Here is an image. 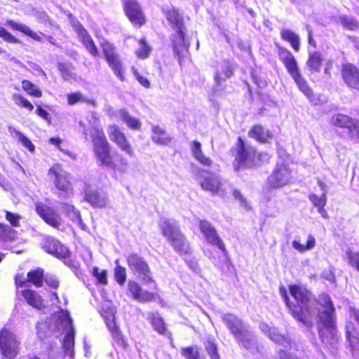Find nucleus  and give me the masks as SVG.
<instances>
[{
    "label": "nucleus",
    "instance_id": "nucleus-28",
    "mask_svg": "<svg viewBox=\"0 0 359 359\" xmlns=\"http://www.w3.org/2000/svg\"><path fill=\"white\" fill-rule=\"evenodd\" d=\"M342 76L349 88L359 90V71L355 66L351 64L344 65Z\"/></svg>",
    "mask_w": 359,
    "mask_h": 359
},
{
    "label": "nucleus",
    "instance_id": "nucleus-48",
    "mask_svg": "<svg viewBox=\"0 0 359 359\" xmlns=\"http://www.w3.org/2000/svg\"><path fill=\"white\" fill-rule=\"evenodd\" d=\"M91 273L93 276L97 279V283L104 285L108 284L107 271L106 269L100 271L97 266H94L93 267Z\"/></svg>",
    "mask_w": 359,
    "mask_h": 359
},
{
    "label": "nucleus",
    "instance_id": "nucleus-32",
    "mask_svg": "<svg viewBox=\"0 0 359 359\" xmlns=\"http://www.w3.org/2000/svg\"><path fill=\"white\" fill-rule=\"evenodd\" d=\"M281 39L289 43L292 48L298 52L300 49V39L299 36L294 32L289 29H283L280 32Z\"/></svg>",
    "mask_w": 359,
    "mask_h": 359
},
{
    "label": "nucleus",
    "instance_id": "nucleus-22",
    "mask_svg": "<svg viewBox=\"0 0 359 359\" xmlns=\"http://www.w3.org/2000/svg\"><path fill=\"white\" fill-rule=\"evenodd\" d=\"M128 292L133 299L140 302L155 301L158 296L155 292L144 290L140 285L133 280H130L128 283Z\"/></svg>",
    "mask_w": 359,
    "mask_h": 359
},
{
    "label": "nucleus",
    "instance_id": "nucleus-1",
    "mask_svg": "<svg viewBox=\"0 0 359 359\" xmlns=\"http://www.w3.org/2000/svg\"><path fill=\"white\" fill-rule=\"evenodd\" d=\"M288 289L290 294L294 299V302L290 300L287 289L283 285L279 287V292L290 313L304 325H311L312 313L309 306L311 293L305 287L297 284L290 285Z\"/></svg>",
    "mask_w": 359,
    "mask_h": 359
},
{
    "label": "nucleus",
    "instance_id": "nucleus-29",
    "mask_svg": "<svg viewBox=\"0 0 359 359\" xmlns=\"http://www.w3.org/2000/svg\"><path fill=\"white\" fill-rule=\"evenodd\" d=\"M20 294L27 304L33 308L42 310L46 307L43 299L36 290L26 288L20 291Z\"/></svg>",
    "mask_w": 359,
    "mask_h": 359
},
{
    "label": "nucleus",
    "instance_id": "nucleus-59",
    "mask_svg": "<svg viewBox=\"0 0 359 359\" xmlns=\"http://www.w3.org/2000/svg\"><path fill=\"white\" fill-rule=\"evenodd\" d=\"M133 74L135 77V79L137 80V81L141 84L143 87L146 88H149L151 86L150 81L149 79L144 76L141 75L139 72L134 69H133Z\"/></svg>",
    "mask_w": 359,
    "mask_h": 359
},
{
    "label": "nucleus",
    "instance_id": "nucleus-13",
    "mask_svg": "<svg viewBox=\"0 0 359 359\" xmlns=\"http://www.w3.org/2000/svg\"><path fill=\"white\" fill-rule=\"evenodd\" d=\"M121 2L124 13L134 27L141 28L146 25V14L137 0H121Z\"/></svg>",
    "mask_w": 359,
    "mask_h": 359
},
{
    "label": "nucleus",
    "instance_id": "nucleus-43",
    "mask_svg": "<svg viewBox=\"0 0 359 359\" xmlns=\"http://www.w3.org/2000/svg\"><path fill=\"white\" fill-rule=\"evenodd\" d=\"M68 215L72 219V221L79 225V226L85 230L86 229V226L82 220L81 213L79 210H77L74 205H67Z\"/></svg>",
    "mask_w": 359,
    "mask_h": 359
},
{
    "label": "nucleus",
    "instance_id": "nucleus-21",
    "mask_svg": "<svg viewBox=\"0 0 359 359\" xmlns=\"http://www.w3.org/2000/svg\"><path fill=\"white\" fill-rule=\"evenodd\" d=\"M42 249L57 259H65L69 256L68 248L52 236H46L41 244Z\"/></svg>",
    "mask_w": 359,
    "mask_h": 359
},
{
    "label": "nucleus",
    "instance_id": "nucleus-52",
    "mask_svg": "<svg viewBox=\"0 0 359 359\" xmlns=\"http://www.w3.org/2000/svg\"><path fill=\"white\" fill-rule=\"evenodd\" d=\"M67 103L69 105H74L80 102H87L93 103V101H90V100L86 99L85 97H83L82 96V94L80 92H74V93H69L67 95Z\"/></svg>",
    "mask_w": 359,
    "mask_h": 359
},
{
    "label": "nucleus",
    "instance_id": "nucleus-49",
    "mask_svg": "<svg viewBox=\"0 0 359 359\" xmlns=\"http://www.w3.org/2000/svg\"><path fill=\"white\" fill-rule=\"evenodd\" d=\"M9 130L11 133H14L18 137L19 141H20L23 146L26 147L30 152H33L34 151V145L32 144V141L28 139L24 134L15 129H13L11 131V128H9Z\"/></svg>",
    "mask_w": 359,
    "mask_h": 359
},
{
    "label": "nucleus",
    "instance_id": "nucleus-46",
    "mask_svg": "<svg viewBox=\"0 0 359 359\" xmlns=\"http://www.w3.org/2000/svg\"><path fill=\"white\" fill-rule=\"evenodd\" d=\"M15 230L7 224L0 223V241H11L15 238Z\"/></svg>",
    "mask_w": 359,
    "mask_h": 359
},
{
    "label": "nucleus",
    "instance_id": "nucleus-35",
    "mask_svg": "<svg viewBox=\"0 0 359 359\" xmlns=\"http://www.w3.org/2000/svg\"><path fill=\"white\" fill-rule=\"evenodd\" d=\"M201 188L205 191L212 193H217L221 187L219 180L215 176H209L205 177L200 183Z\"/></svg>",
    "mask_w": 359,
    "mask_h": 359
},
{
    "label": "nucleus",
    "instance_id": "nucleus-38",
    "mask_svg": "<svg viewBox=\"0 0 359 359\" xmlns=\"http://www.w3.org/2000/svg\"><path fill=\"white\" fill-rule=\"evenodd\" d=\"M353 120V118L347 115L337 114L332 116L330 122L334 126L348 129V128L352 126Z\"/></svg>",
    "mask_w": 359,
    "mask_h": 359
},
{
    "label": "nucleus",
    "instance_id": "nucleus-57",
    "mask_svg": "<svg viewBox=\"0 0 359 359\" xmlns=\"http://www.w3.org/2000/svg\"><path fill=\"white\" fill-rule=\"evenodd\" d=\"M43 280L47 286L53 289H57L60 286V280L53 275L44 276Z\"/></svg>",
    "mask_w": 359,
    "mask_h": 359
},
{
    "label": "nucleus",
    "instance_id": "nucleus-7",
    "mask_svg": "<svg viewBox=\"0 0 359 359\" xmlns=\"http://www.w3.org/2000/svg\"><path fill=\"white\" fill-rule=\"evenodd\" d=\"M229 152L233 158L234 171L251 168L255 165L257 151L252 146L248 145L241 137H237L236 144L230 149Z\"/></svg>",
    "mask_w": 359,
    "mask_h": 359
},
{
    "label": "nucleus",
    "instance_id": "nucleus-51",
    "mask_svg": "<svg viewBox=\"0 0 359 359\" xmlns=\"http://www.w3.org/2000/svg\"><path fill=\"white\" fill-rule=\"evenodd\" d=\"M348 263L359 271V252L348 250L346 252Z\"/></svg>",
    "mask_w": 359,
    "mask_h": 359
},
{
    "label": "nucleus",
    "instance_id": "nucleus-44",
    "mask_svg": "<svg viewBox=\"0 0 359 359\" xmlns=\"http://www.w3.org/2000/svg\"><path fill=\"white\" fill-rule=\"evenodd\" d=\"M140 48L135 51V55L140 59L148 57L151 53V48L147 43L146 39L142 37L137 41Z\"/></svg>",
    "mask_w": 359,
    "mask_h": 359
},
{
    "label": "nucleus",
    "instance_id": "nucleus-31",
    "mask_svg": "<svg viewBox=\"0 0 359 359\" xmlns=\"http://www.w3.org/2000/svg\"><path fill=\"white\" fill-rule=\"evenodd\" d=\"M148 320L154 330L156 331L159 334L163 335L166 333V325L163 318L160 316L158 312H150L148 314Z\"/></svg>",
    "mask_w": 359,
    "mask_h": 359
},
{
    "label": "nucleus",
    "instance_id": "nucleus-12",
    "mask_svg": "<svg viewBox=\"0 0 359 359\" xmlns=\"http://www.w3.org/2000/svg\"><path fill=\"white\" fill-rule=\"evenodd\" d=\"M48 176L55 188L65 195H69L73 191L70 182V174L66 172L61 164L54 163L48 170Z\"/></svg>",
    "mask_w": 359,
    "mask_h": 359
},
{
    "label": "nucleus",
    "instance_id": "nucleus-33",
    "mask_svg": "<svg viewBox=\"0 0 359 359\" xmlns=\"http://www.w3.org/2000/svg\"><path fill=\"white\" fill-rule=\"evenodd\" d=\"M191 152L195 158L201 165L210 167L212 165V161L210 158L205 156L201 149V144L198 140L192 142Z\"/></svg>",
    "mask_w": 359,
    "mask_h": 359
},
{
    "label": "nucleus",
    "instance_id": "nucleus-41",
    "mask_svg": "<svg viewBox=\"0 0 359 359\" xmlns=\"http://www.w3.org/2000/svg\"><path fill=\"white\" fill-rule=\"evenodd\" d=\"M21 83L23 90L27 95L35 98H40L42 97V91L29 80L24 79Z\"/></svg>",
    "mask_w": 359,
    "mask_h": 359
},
{
    "label": "nucleus",
    "instance_id": "nucleus-26",
    "mask_svg": "<svg viewBox=\"0 0 359 359\" xmlns=\"http://www.w3.org/2000/svg\"><path fill=\"white\" fill-rule=\"evenodd\" d=\"M83 200L94 208H105L108 203L107 196L98 189L85 191Z\"/></svg>",
    "mask_w": 359,
    "mask_h": 359
},
{
    "label": "nucleus",
    "instance_id": "nucleus-5",
    "mask_svg": "<svg viewBox=\"0 0 359 359\" xmlns=\"http://www.w3.org/2000/svg\"><path fill=\"white\" fill-rule=\"evenodd\" d=\"M93 154L100 166L115 169L118 164L114 158L110 145L102 129L94 128L91 135Z\"/></svg>",
    "mask_w": 359,
    "mask_h": 359
},
{
    "label": "nucleus",
    "instance_id": "nucleus-9",
    "mask_svg": "<svg viewBox=\"0 0 359 359\" xmlns=\"http://www.w3.org/2000/svg\"><path fill=\"white\" fill-rule=\"evenodd\" d=\"M21 343L8 327L0 330V355L1 359H15L20 351Z\"/></svg>",
    "mask_w": 359,
    "mask_h": 359
},
{
    "label": "nucleus",
    "instance_id": "nucleus-19",
    "mask_svg": "<svg viewBox=\"0 0 359 359\" xmlns=\"http://www.w3.org/2000/svg\"><path fill=\"white\" fill-rule=\"evenodd\" d=\"M74 29L83 46L88 52L94 57L100 56V51L91 35L77 20L73 25Z\"/></svg>",
    "mask_w": 359,
    "mask_h": 359
},
{
    "label": "nucleus",
    "instance_id": "nucleus-25",
    "mask_svg": "<svg viewBox=\"0 0 359 359\" xmlns=\"http://www.w3.org/2000/svg\"><path fill=\"white\" fill-rule=\"evenodd\" d=\"M249 137L254 139L260 144H267L273 138V134L270 130H266L260 123L253 124L248 130Z\"/></svg>",
    "mask_w": 359,
    "mask_h": 359
},
{
    "label": "nucleus",
    "instance_id": "nucleus-27",
    "mask_svg": "<svg viewBox=\"0 0 359 359\" xmlns=\"http://www.w3.org/2000/svg\"><path fill=\"white\" fill-rule=\"evenodd\" d=\"M161 11L165 15L167 21L174 29L185 28L183 17L175 7H162Z\"/></svg>",
    "mask_w": 359,
    "mask_h": 359
},
{
    "label": "nucleus",
    "instance_id": "nucleus-18",
    "mask_svg": "<svg viewBox=\"0 0 359 359\" xmlns=\"http://www.w3.org/2000/svg\"><path fill=\"white\" fill-rule=\"evenodd\" d=\"M35 211L43 222L51 227L58 229L61 226L62 218L53 208L38 202L35 204Z\"/></svg>",
    "mask_w": 359,
    "mask_h": 359
},
{
    "label": "nucleus",
    "instance_id": "nucleus-34",
    "mask_svg": "<svg viewBox=\"0 0 359 359\" xmlns=\"http://www.w3.org/2000/svg\"><path fill=\"white\" fill-rule=\"evenodd\" d=\"M152 140L157 144L165 145L170 142L171 138L167 134L166 130L160 126H154L152 128Z\"/></svg>",
    "mask_w": 359,
    "mask_h": 359
},
{
    "label": "nucleus",
    "instance_id": "nucleus-16",
    "mask_svg": "<svg viewBox=\"0 0 359 359\" xmlns=\"http://www.w3.org/2000/svg\"><path fill=\"white\" fill-rule=\"evenodd\" d=\"M198 228L210 244L216 245L224 255L227 253L224 243L220 238L216 228L210 222L206 219H199Z\"/></svg>",
    "mask_w": 359,
    "mask_h": 359
},
{
    "label": "nucleus",
    "instance_id": "nucleus-23",
    "mask_svg": "<svg viewBox=\"0 0 359 359\" xmlns=\"http://www.w3.org/2000/svg\"><path fill=\"white\" fill-rule=\"evenodd\" d=\"M61 323L65 325V327L67 330V333L65 334L63 341L62 347L66 351L69 352L72 355L74 346V335L75 332L73 327L72 319L71 318L67 311H62L60 316Z\"/></svg>",
    "mask_w": 359,
    "mask_h": 359
},
{
    "label": "nucleus",
    "instance_id": "nucleus-30",
    "mask_svg": "<svg viewBox=\"0 0 359 359\" xmlns=\"http://www.w3.org/2000/svg\"><path fill=\"white\" fill-rule=\"evenodd\" d=\"M5 24L13 30L20 32L36 41L41 42L42 41L41 36L39 34L32 31L25 25L18 23L13 20H7Z\"/></svg>",
    "mask_w": 359,
    "mask_h": 359
},
{
    "label": "nucleus",
    "instance_id": "nucleus-36",
    "mask_svg": "<svg viewBox=\"0 0 359 359\" xmlns=\"http://www.w3.org/2000/svg\"><path fill=\"white\" fill-rule=\"evenodd\" d=\"M181 353L186 359H207L201 348L197 346L183 347L181 349Z\"/></svg>",
    "mask_w": 359,
    "mask_h": 359
},
{
    "label": "nucleus",
    "instance_id": "nucleus-17",
    "mask_svg": "<svg viewBox=\"0 0 359 359\" xmlns=\"http://www.w3.org/2000/svg\"><path fill=\"white\" fill-rule=\"evenodd\" d=\"M186 28L176 29L170 36V41L174 54L181 62L189 53V42L186 39Z\"/></svg>",
    "mask_w": 359,
    "mask_h": 359
},
{
    "label": "nucleus",
    "instance_id": "nucleus-6",
    "mask_svg": "<svg viewBox=\"0 0 359 359\" xmlns=\"http://www.w3.org/2000/svg\"><path fill=\"white\" fill-rule=\"evenodd\" d=\"M279 60L283 64L287 72L294 80L299 90L309 99L312 98V89L307 85L306 81L302 77L298 67L297 62L293 54L286 48L275 43Z\"/></svg>",
    "mask_w": 359,
    "mask_h": 359
},
{
    "label": "nucleus",
    "instance_id": "nucleus-40",
    "mask_svg": "<svg viewBox=\"0 0 359 359\" xmlns=\"http://www.w3.org/2000/svg\"><path fill=\"white\" fill-rule=\"evenodd\" d=\"M115 313L114 309L109 306H102L101 308L100 314L104 318L108 329L117 325Z\"/></svg>",
    "mask_w": 359,
    "mask_h": 359
},
{
    "label": "nucleus",
    "instance_id": "nucleus-53",
    "mask_svg": "<svg viewBox=\"0 0 359 359\" xmlns=\"http://www.w3.org/2000/svg\"><path fill=\"white\" fill-rule=\"evenodd\" d=\"M0 38L9 43H20V41L4 27H0Z\"/></svg>",
    "mask_w": 359,
    "mask_h": 359
},
{
    "label": "nucleus",
    "instance_id": "nucleus-4",
    "mask_svg": "<svg viewBox=\"0 0 359 359\" xmlns=\"http://www.w3.org/2000/svg\"><path fill=\"white\" fill-rule=\"evenodd\" d=\"M161 235L180 255H190L192 249L180 226L169 219H163L158 224Z\"/></svg>",
    "mask_w": 359,
    "mask_h": 359
},
{
    "label": "nucleus",
    "instance_id": "nucleus-55",
    "mask_svg": "<svg viewBox=\"0 0 359 359\" xmlns=\"http://www.w3.org/2000/svg\"><path fill=\"white\" fill-rule=\"evenodd\" d=\"M48 142L51 144L55 146L60 151L63 152L65 154L70 156L72 158H76V155L74 154L73 153H72L70 151L62 149L60 147V144H61V143L62 142L61 138H60L58 137H52L49 138Z\"/></svg>",
    "mask_w": 359,
    "mask_h": 359
},
{
    "label": "nucleus",
    "instance_id": "nucleus-3",
    "mask_svg": "<svg viewBox=\"0 0 359 359\" xmlns=\"http://www.w3.org/2000/svg\"><path fill=\"white\" fill-rule=\"evenodd\" d=\"M161 235L180 255H190L192 249L180 226L169 219H163L158 224Z\"/></svg>",
    "mask_w": 359,
    "mask_h": 359
},
{
    "label": "nucleus",
    "instance_id": "nucleus-10",
    "mask_svg": "<svg viewBox=\"0 0 359 359\" xmlns=\"http://www.w3.org/2000/svg\"><path fill=\"white\" fill-rule=\"evenodd\" d=\"M294 170L287 162H278L267 178L271 189H280L292 182Z\"/></svg>",
    "mask_w": 359,
    "mask_h": 359
},
{
    "label": "nucleus",
    "instance_id": "nucleus-20",
    "mask_svg": "<svg viewBox=\"0 0 359 359\" xmlns=\"http://www.w3.org/2000/svg\"><path fill=\"white\" fill-rule=\"evenodd\" d=\"M109 139L123 151L129 156L133 155V149L126 134L115 124L108 126Z\"/></svg>",
    "mask_w": 359,
    "mask_h": 359
},
{
    "label": "nucleus",
    "instance_id": "nucleus-2",
    "mask_svg": "<svg viewBox=\"0 0 359 359\" xmlns=\"http://www.w3.org/2000/svg\"><path fill=\"white\" fill-rule=\"evenodd\" d=\"M316 309L318 311L320 324L319 336L324 344L333 345L337 341L334 325L335 310L330 297L326 294L319 295Z\"/></svg>",
    "mask_w": 359,
    "mask_h": 359
},
{
    "label": "nucleus",
    "instance_id": "nucleus-45",
    "mask_svg": "<svg viewBox=\"0 0 359 359\" xmlns=\"http://www.w3.org/2000/svg\"><path fill=\"white\" fill-rule=\"evenodd\" d=\"M337 21L342 25V26L347 29L355 31L359 27L358 22L347 15H340L338 17Z\"/></svg>",
    "mask_w": 359,
    "mask_h": 359
},
{
    "label": "nucleus",
    "instance_id": "nucleus-61",
    "mask_svg": "<svg viewBox=\"0 0 359 359\" xmlns=\"http://www.w3.org/2000/svg\"><path fill=\"white\" fill-rule=\"evenodd\" d=\"M348 129L349 135L353 139H359V123L358 120L353 119V124Z\"/></svg>",
    "mask_w": 359,
    "mask_h": 359
},
{
    "label": "nucleus",
    "instance_id": "nucleus-14",
    "mask_svg": "<svg viewBox=\"0 0 359 359\" xmlns=\"http://www.w3.org/2000/svg\"><path fill=\"white\" fill-rule=\"evenodd\" d=\"M104 59L114 74L121 80L124 81L123 67L119 55L116 52L114 46L108 41H104L100 44Z\"/></svg>",
    "mask_w": 359,
    "mask_h": 359
},
{
    "label": "nucleus",
    "instance_id": "nucleus-58",
    "mask_svg": "<svg viewBox=\"0 0 359 359\" xmlns=\"http://www.w3.org/2000/svg\"><path fill=\"white\" fill-rule=\"evenodd\" d=\"M313 243V239L312 237H310L309 239L306 243V245L300 244V243L297 241H292V246L299 252H303L306 250L311 248Z\"/></svg>",
    "mask_w": 359,
    "mask_h": 359
},
{
    "label": "nucleus",
    "instance_id": "nucleus-64",
    "mask_svg": "<svg viewBox=\"0 0 359 359\" xmlns=\"http://www.w3.org/2000/svg\"><path fill=\"white\" fill-rule=\"evenodd\" d=\"M349 314L350 317L354 319L359 325V310L353 307H350Z\"/></svg>",
    "mask_w": 359,
    "mask_h": 359
},
{
    "label": "nucleus",
    "instance_id": "nucleus-42",
    "mask_svg": "<svg viewBox=\"0 0 359 359\" xmlns=\"http://www.w3.org/2000/svg\"><path fill=\"white\" fill-rule=\"evenodd\" d=\"M114 340L116 344L120 346H121L123 349H126L128 346V344L127 342L126 339L122 334L119 327L116 325L109 329Z\"/></svg>",
    "mask_w": 359,
    "mask_h": 359
},
{
    "label": "nucleus",
    "instance_id": "nucleus-54",
    "mask_svg": "<svg viewBox=\"0 0 359 359\" xmlns=\"http://www.w3.org/2000/svg\"><path fill=\"white\" fill-rule=\"evenodd\" d=\"M6 219L14 227L20 226V215L16 213L11 212L8 210H5Z\"/></svg>",
    "mask_w": 359,
    "mask_h": 359
},
{
    "label": "nucleus",
    "instance_id": "nucleus-37",
    "mask_svg": "<svg viewBox=\"0 0 359 359\" xmlns=\"http://www.w3.org/2000/svg\"><path fill=\"white\" fill-rule=\"evenodd\" d=\"M205 350L210 359H221L218 344L213 337H208L203 343Z\"/></svg>",
    "mask_w": 359,
    "mask_h": 359
},
{
    "label": "nucleus",
    "instance_id": "nucleus-50",
    "mask_svg": "<svg viewBox=\"0 0 359 359\" xmlns=\"http://www.w3.org/2000/svg\"><path fill=\"white\" fill-rule=\"evenodd\" d=\"M126 268L121 265L116 266L114 268V279L116 283L120 285H123L126 283Z\"/></svg>",
    "mask_w": 359,
    "mask_h": 359
},
{
    "label": "nucleus",
    "instance_id": "nucleus-60",
    "mask_svg": "<svg viewBox=\"0 0 359 359\" xmlns=\"http://www.w3.org/2000/svg\"><path fill=\"white\" fill-rule=\"evenodd\" d=\"M326 203V197L325 193L323 194L322 196L318 200V203L316 201V206L318 207V212L323 218H327L328 215L326 211L324 210L323 206Z\"/></svg>",
    "mask_w": 359,
    "mask_h": 359
},
{
    "label": "nucleus",
    "instance_id": "nucleus-39",
    "mask_svg": "<svg viewBox=\"0 0 359 359\" xmlns=\"http://www.w3.org/2000/svg\"><path fill=\"white\" fill-rule=\"evenodd\" d=\"M119 116L130 129L138 130L141 128V122L136 118L131 116L126 110H121L119 111Z\"/></svg>",
    "mask_w": 359,
    "mask_h": 359
},
{
    "label": "nucleus",
    "instance_id": "nucleus-47",
    "mask_svg": "<svg viewBox=\"0 0 359 359\" xmlns=\"http://www.w3.org/2000/svg\"><path fill=\"white\" fill-rule=\"evenodd\" d=\"M13 99L20 107L25 108L28 111H32L34 109V105L23 95L15 93L13 95Z\"/></svg>",
    "mask_w": 359,
    "mask_h": 359
},
{
    "label": "nucleus",
    "instance_id": "nucleus-56",
    "mask_svg": "<svg viewBox=\"0 0 359 359\" xmlns=\"http://www.w3.org/2000/svg\"><path fill=\"white\" fill-rule=\"evenodd\" d=\"M35 113L37 116L44 120L48 124H50L52 121L50 114L41 105H36Z\"/></svg>",
    "mask_w": 359,
    "mask_h": 359
},
{
    "label": "nucleus",
    "instance_id": "nucleus-8",
    "mask_svg": "<svg viewBox=\"0 0 359 359\" xmlns=\"http://www.w3.org/2000/svg\"><path fill=\"white\" fill-rule=\"evenodd\" d=\"M222 320L238 343L245 348L250 347L252 339L241 319L234 314L227 313L222 316Z\"/></svg>",
    "mask_w": 359,
    "mask_h": 359
},
{
    "label": "nucleus",
    "instance_id": "nucleus-63",
    "mask_svg": "<svg viewBox=\"0 0 359 359\" xmlns=\"http://www.w3.org/2000/svg\"><path fill=\"white\" fill-rule=\"evenodd\" d=\"M39 22L41 24H43L45 25H48L49 27H53V20L50 18V17L46 13H43L39 18Z\"/></svg>",
    "mask_w": 359,
    "mask_h": 359
},
{
    "label": "nucleus",
    "instance_id": "nucleus-15",
    "mask_svg": "<svg viewBox=\"0 0 359 359\" xmlns=\"http://www.w3.org/2000/svg\"><path fill=\"white\" fill-rule=\"evenodd\" d=\"M44 278V269L38 267L29 271L27 273V278H25L24 273H18L14 276V283L16 288L28 287L30 284L36 287H41Z\"/></svg>",
    "mask_w": 359,
    "mask_h": 359
},
{
    "label": "nucleus",
    "instance_id": "nucleus-24",
    "mask_svg": "<svg viewBox=\"0 0 359 359\" xmlns=\"http://www.w3.org/2000/svg\"><path fill=\"white\" fill-rule=\"evenodd\" d=\"M346 348L350 351L352 359H359V334L351 322L346 325Z\"/></svg>",
    "mask_w": 359,
    "mask_h": 359
},
{
    "label": "nucleus",
    "instance_id": "nucleus-62",
    "mask_svg": "<svg viewBox=\"0 0 359 359\" xmlns=\"http://www.w3.org/2000/svg\"><path fill=\"white\" fill-rule=\"evenodd\" d=\"M322 278L327 280L330 283H335V276L333 273V269L329 266L328 269H325L321 275Z\"/></svg>",
    "mask_w": 359,
    "mask_h": 359
},
{
    "label": "nucleus",
    "instance_id": "nucleus-11",
    "mask_svg": "<svg viewBox=\"0 0 359 359\" xmlns=\"http://www.w3.org/2000/svg\"><path fill=\"white\" fill-rule=\"evenodd\" d=\"M126 262L129 269L135 274L140 277L144 283L152 284L157 290V284L151 276L149 266L142 257L136 253H131L127 257Z\"/></svg>",
    "mask_w": 359,
    "mask_h": 359
}]
</instances>
